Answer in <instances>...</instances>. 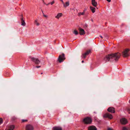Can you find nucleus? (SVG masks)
<instances>
[{"mask_svg": "<svg viewBox=\"0 0 130 130\" xmlns=\"http://www.w3.org/2000/svg\"><path fill=\"white\" fill-rule=\"evenodd\" d=\"M121 56V54L118 52L115 53H112L106 56L104 59L106 62H112L114 61H116L118 60Z\"/></svg>", "mask_w": 130, "mask_h": 130, "instance_id": "1", "label": "nucleus"}, {"mask_svg": "<svg viewBox=\"0 0 130 130\" xmlns=\"http://www.w3.org/2000/svg\"><path fill=\"white\" fill-rule=\"evenodd\" d=\"M83 122L86 124H90L92 122V120L89 117H86L83 119Z\"/></svg>", "mask_w": 130, "mask_h": 130, "instance_id": "2", "label": "nucleus"}, {"mask_svg": "<svg viewBox=\"0 0 130 130\" xmlns=\"http://www.w3.org/2000/svg\"><path fill=\"white\" fill-rule=\"evenodd\" d=\"M129 50V49H126L122 52V55L123 57H126L128 56L130 54L128 52Z\"/></svg>", "mask_w": 130, "mask_h": 130, "instance_id": "3", "label": "nucleus"}, {"mask_svg": "<svg viewBox=\"0 0 130 130\" xmlns=\"http://www.w3.org/2000/svg\"><path fill=\"white\" fill-rule=\"evenodd\" d=\"M65 58L64 57V54H62V55H60L59 56L58 60L59 62L61 63L65 59Z\"/></svg>", "mask_w": 130, "mask_h": 130, "instance_id": "4", "label": "nucleus"}, {"mask_svg": "<svg viewBox=\"0 0 130 130\" xmlns=\"http://www.w3.org/2000/svg\"><path fill=\"white\" fill-rule=\"evenodd\" d=\"M32 61L34 62L36 64H38L40 62V61L38 59L34 57L31 58Z\"/></svg>", "mask_w": 130, "mask_h": 130, "instance_id": "5", "label": "nucleus"}, {"mask_svg": "<svg viewBox=\"0 0 130 130\" xmlns=\"http://www.w3.org/2000/svg\"><path fill=\"white\" fill-rule=\"evenodd\" d=\"M90 52L91 51L90 50H87L85 53L82 54L81 57L84 59H85L86 58V56L88 55Z\"/></svg>", "mask_w": 130, "mask_h": 130, "instance_id": "6", "label": "nucleus"}, {"mask_svg": "<svg viewBox=\"0 0 130 130\" xmlns=\"http://www.w3.org/2000/svg\"><path fill=\"white\" fill-rule=\"evenodd\" d=\"M104 117L108 118L110 119H111L113 118L112 115L109 113H107L105 114L104 116Z\"/></svg>", "mask_w": 130, "mask_h": 130, "instance_id": "7", "label": "nucleus"}, {"mask_svg": "<svg viewBox=\"0 0 130 130\" xmlns=\"http://www.w3.org/2000/svg\"><path fill=\"white\" fill-rule=\"evenodd\" d=\"M33 127L32 125L30 124L27 125L26 127V130H33Z\"/></svg>", "mask_w": 130, "mask_h": 130, "instance_id": "8", "label": "nucleus"}, {"mask_svg": "<svg viewBox=\"0 0 130 130\" xmlns=\"http://www.w3.org/2000/svg\"><path fill=\"white\" fill-rule=\"evenodd\" d=\"M120 122L122 124L124 125L126 124L127 122V120L125 118H122L121 119Z\"/></svg>", "mask_w": 130, "mask_h": 130, "instance_id": "9", "label": "nucleus"}, {"mask_svg": "<svg viewBox=\"0 0 130 130\" xmlns=\"http://www.w3.org/2000/svg\"><path fill=\"white\" fill-rule=\"evenodd\" d=\"M107 110L111 113H114L115 112L114 108L112 107H110L107 109Z\"/></svg>", "mask_w": 130, "mask_h": 130, "instance_id": "10", "label": "nucleus"}, {"mask_svg": "<svg viewBox=\"0 0 130 130\" xmlns=\"http://www.w3.org/2000/svg\"><path fill=\"white\" fill-rule=\"evenodd\" d=\"M88 130H97V129L95 126L92 125L88 127Z\"/></svg>", "mask_w": 130, "mask_h": 130, "instance_id": "11", "label": "nucleus"}, {"mask_svg": "<svg viewBox=\"0 0 130 130\" xmlns=\"http://www.w3.org/2000/svg\"><path fill=\"white\" fill-rule=\"evenodd\" d=\"M78 29L80 35H83L85 34V32L83 29L79 28Z\"/></svg>", "mask_w": 130, "mask_h": 130, "instance_id": "12", "label": "nucleus"}, {"mask_svg": "<svg viewBox=\"0 0 130 130\" xmlns=\"http://www.w3.org/2000/svg\"><path fill=\"white\" fill-rule=\"evenodd\" d=\"M92 4L95 7H96L98 5L97 2L95 0H91Z\"/></svg>", "mask_w": 130, "mask_h": 130, "instance_id": "13", "label": "nucleus"}, {"mask_svg": "<svg viewBox=\"0 0 130 130\" xmlns=\"http://www.w3.org/2000/svg\"><path fill=\"white\" fill-rule=\"evenodd\" d=\"M21 25L22 26H25L26 24V23L23 20V17H22L21 19Z\"/></svg>", "mask_w": 130, "mask_h": 130, "instance_id": "14", "label": "nucleus"}, {"mask_svg": "<svg viewBox=\"0 0 130 130\" xmlns=\"http://www.w3.org/2000/svg\"><path fill=\"white\" fill-rule=\"evenodd\" d=\"M15 127L13 125H10L9 126V128L7 130H13Z\"/></svg>", "mask_w": 130, "mask_h": 130, "instance_id": "15", "label": "nucleus"}, {"mask_svg": "<svg viewBox=\"0 0 130 130\" xmlns=\"http://www.w3.org/2000/svg\"><path fill=\"white\" fill-rule=\"evenodd\" d=\"M53 130H62V129L60 127H55L53 128Z\"/></svg>", "mask_w": 130, "mask_h": 130, "instance_id": "16", "label": "nucleus"}, {"mask_svg": "<svg viewBox=\"0 0 130 130\" xmlns=\"http://www.w3.org/2000/svg\"><path fill=\"white\" fill-rule=\"evenodd\" d=\"M62 14L61 13H59L57 14V16H56L55 18L58 19L62 16Z\"/></svg>", "mask_w": 130, "mask_h": 130, "instance_id": "17", "label": "nucleus"}, {"mask_svg": "<svg viewBox=\"0 0 130 130\" xmlns=\"http://www.w3.org/2000/svg\"><path fill=\"white\" fill-rule=\"evenodd\" d=\"M90 9L93 13H94L95 12V8L91 6H90Z\"/></svg>", "mask_w": 130, "mask_h": 130, "instance_id": "18", "label": "nucleus"}, {"mask_svg": "<svg viewBox=\"0 0 130 130\" xmlns=\"http://www.w3.org/2000/svg\"><path fill=\"white\" fill-rule=\"evenodd\" d=\"M64 7H66L67 6H68L69 5V2H66V4H65L64 3V4L63 5Z\"/></svg>", "mask_w": 130, "mask_h": 130, "instance_id": "19", "label": "nucleus"}, {"mask_svg": "<svg viewBox=\"0 0 130 130\" xmlns=\"http://www.w3.org/2000/svg\"><path fill=\"white\" fill-rule=\"evenodd\" d=\"M73 33L76 35L78 34V32L76 30H74L73 31Z\"/></svg>", "mask_w": 130, "mask_h": 130, "instance_id": "20", "label": "nucleus"}, {"mask_svg": "<svg viewBox=\"0 0 130 130\" xmlns=\"http://www.w3.org/2000/svg\"><path fill=\"white\" fill-rule=\"evenodd\" d=\"M84 12H79L78 13V16H80L81 15H84Z\"/></svg>", "mask_w": 130, "mask_h": 130, "instance_id": "21", "label": "nucleus"}, {"mask_svg": "<svg viewBox=\"0 0 130 130\" xmlns=\"http://www.w3.org/2000/svg\"><path fill=\"white\" fill-rule=\"evenodd\" d=\"M35 24L37 26H38L39 25V24L37 22L36 20L35 21Z\"/></svg>", "mask_w": 130, "mask_h": 130, "instance_id": "22", "label": "nucleus"}, {"mask_svg": "<svg viewBox=\"0 0 130 130\" xmlns=\"http://www.w3.org/2000/svg\"><path fill=\"white\" fill-rule=\"evenodd\" d=\"M122 130H128V129L126 127H124L122 128Z\"/></svg>", "mask_w": 130, "mask_h": 130, "instance_id": "23", "label": "nucleus"}, {"mask_svg": "<svg viewBox=\"0 0 130 130\" xmlns=\"http://www.w3.org/2000/svg\"><path fill=\"white\" fill-rule=\"evenodd\" d=\"M3 123V119L0 118V125Z\"/></svg>", "mask_w": 130, "mask_h": 130, "instance_id": "24", "label": "nucleus"}, {"mask_svg": "<svg viewBox=\"0 0 130 130\" xmlns=\"http://www.w3.org/2000/svg\"><path fill=\"white\" fill-rule=\"evenodd\" d=\"M22 122H27V120H24V119H22Z\"/></svg>", "mask_w": 130, "mask_h": 130, "instance_id": "25", "label": "nucleus"}, {"mask_svg": "<svg viewBox=\"0 0 130 130\" xmlns=\"http://www.w3.org/2000/svg\"><path fill=\"white\" fill-rule=\"evenodd\" d=\"M127 111L128 112V113H129L130 114V109L128 108L127 109Z\"/></svg>", "mask_w": 130, "mask_h": 130, "instance_id": "26", "label": "nucleus"}, {"mask_svg": "<svg viewBox=\"0 0 130 130\" xmlns=\"http://www.w3.org/2000/svg\"><path fill=\"white\" fill-rule=\"evenodd\" d=\"M54 3V1H52V2L51 3V5H53Z\"/></svg>", "mask_w": 130, "mask_h": 130, "instance_id": "27", "label": "nucleus"}, {"mask_svg": "<svg viewBox=\"0 0 130 130\" xmlns=\"http://www.w3.org/2000/svg\"><path fill=\"white\" fill-rule=\"evenodd\" d=\"M43 16L44 17H47V16L46 15H45V14H44L43 13Z\"/></svg>", "mask_w": 130, "mask_h": 130, "instance_id": "28", "label": "nucleus"}, {"mask_svg": "<svg viewBox=\"0 0 130 130\" xmlns=\"http://www.w3.org/2000/svg\"><path fill=\"white\" fill-rule=\"evenodd\" d=\"M40 67H41V66H36V68H40Z\"/></svg>", "mask_w": 130, "mask_h": 130, "instance_id": "29", "label": "nucleus"}, {"mask_svg": "<svg viewBox=\"0 0 130 130\" xmlns=\"http://www.w3.org/2000/svg\"><path fill=\"white\" fill-rule=\"evenodd\" d=\"M107 130H113L111 128H109Z\"/></svg>", "mask_w": 130, "mask_h": 130, "instance_id": "30", "label": "nucleus"}, {"mask_svg": "<svg viewBox=\"0 0 130 130\" xmlns=\"http://www.w3.org/2000/svg\"><path fill=\"white\" fill-rule=\"evenodd\" d=\"M61 2H62V3L63 4H63H64V3L63 2V0H61Z\"/></svg>", "mask_w": 130, "mask_h": 130, "instance_id": "31", "label": "nucleus"}, {"mask_svg": "<svg viewBox=\"0 0 130 130\" xmlns=\"http://www.w3.org/2000/svg\"><path fill=\"white\" fill-rule=\"evenodd\" d=\"M107 1L109 2H110L111 1V0H107Z\"/></svg>", "mask_w": 130, "mask_h": 130, "instance_id": "32", "label": "nucleus"}, {"mask_svg": "<svg viewBox=\"0 0 130 130\" xmlns=\"http://www.w3.org/2000/svg\"><path fill=\"white\" fill-rule=\"evenodd\" d=\"M86 10V9H85L84 10H83V12H84V13H85V11Z\"/></svg>", "mask_w": 130, "mask_h": 130, "instance_id": "33", "label": "nucleus"}, {"mask_svg": "<svg viewBox=\"0 0 130 130\" xmlns=\"http://www.w3.org/2000/svg\"><path fill=\"white\" fill-rule=\"evenodd\" d=\"M50 3H49L48 4H46V5L47 6V5H48L50 4Z\"/></svg>", "mask_w": 130, "mask_h": 130, "instance_id": "34", "label": "nucleus"}, {"mask_svg": "<svg viewBox=\"0 0 130 130\" xmlns=\"http://www.w3.org/2000/svg\"><path fill=\"white\" fill-rule=\"evenodd\" d=\"M100 37L101 38H102V39L103 38V37L102 36L100 35Z\"/></svg>", "mask_w": 130, "mask_h": 130, "instance_id": "35", "label": "nucleus"}, {"mask_svg": "<svg viewBox=\"0 0 130 130\" xmlns=\"http://www.w3.org/2000/svg\"><path fill=\"white\" fill-rule=\"evenodd\" d=\"M82 63H83L84 62V61L82 60Z\"/></svg>", "mask_w": 130, "mask_h": 130, "instance_id": "36", "label": "nucleus"}, {"mask_svg": "<svg viewBox=\"0 0 130 130\" xmlns=\"http://www.w3.org/2000/svg\"><path fill=\"white\" fill-rule=\"evenodd\" d=\"M86 27H87V25H86Z\"/></svg>", "mask_w": 130, "mask_h": 130, "instance_id": "37", "label": "nucleus"}, {"mask_svg": "<svg viewBox=\"0 0 130 130\" xmlns=\"http://www.w3.org/2000/svg\"><path fill=\"white\" fill-rule=\"evenodd\" d=\"M42 13H43V11L42 10Z\"/></svg>", "mask_w": 130, "mask_h": 130, "instance_id": "38", "label": "nucleus"}, {"mask_svg": "<svg viewBox=\"0 0 130 130\" xmlns=\"http://www.w3.org/2000/svg\"><path fill=\"white\" fill-rule=\"evenodd\" d=\"M43 74V73H41V74Z\"/></svg>", "mask_w": 130, "mask_h": 130, "instance_id": "39", "label": "nucleus"}, {"mask_svg": "<svg viewBox=\"0 0 130 130\" xmlns=\"http://www.w3.org/2000/svg\"><path fill=\"white\" fill-rule=\"evenodd\" d=\"M129 103H130V100L129 101Z\"/></svg>", "mask_w": 130, "mask_h": 130, "instance_id": "40", "label": "nucleus"}]
</instances>
